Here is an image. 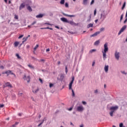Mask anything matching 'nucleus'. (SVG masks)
I'll use <instances>...</instances> for the list:
<instances>
[{"mask_svg": "<svg viewBox=\"0 0 127 127\" xmlns=\"http://www.w3.org/2000/svg\"><path fill=\"white\" fill-rule=\"evenodd\" d=\"M23 36V35H21L19 36V37H18V39H20V38H22Z\"/></svg>", "mask_w": 127, "mask_h": 127, "instance_id": "de8ad7c7", "label": "nucleus"}, {"mask_svg": "<svg viewBox=\"0 0 127 127\" xmlns=\"http://www.w3.org/2000/svg\"><path fill=\"white\" fill-rule=\"evenodd\" d=\"M45 24H47L48 25H52V24L49 23H46Z\"/></svg>", "mask_w": 127, "mask_h": 127, "instance_id": "5fc2aeb1", "label": "nucleus"}, {"mask_svg": "<svg viewBox=\"0 0 127 127\" xmlns=\"http://www.w3.org/2000/svg\"><path fill=\"white\" fill-rule=\"evenodd\" d=\"M123 18H124V14H123L120 18V21H122V20H123Z\"/></svg>", "mask_w": 127, "mask_h": 127, "instance_id": "473e14b6", "label": "nucleus"}, {"mask_svg": "<svg viewBox=\"0 0 127 127\" xmlns=\"http://www.w3.org/2000/svg\"><path fill=\"white\" fill-rule=\"evenodd\" d=\"M50 51V49L49 48L46 49V52H49Z\"/></svg>", "mask_w": 127, "mask_h": 127, "instance_id": "864d4df0", "label": "nucleus"}, {"mask_svg": "<svg viewBox=\"0 0 127 127\" xmlns=\"http://www.w3.org/2000/svg\"><path fill=\"white\" fill-rule=\"evenodd\" d=\"M61 20H62V21H63V22H66L67 23H68V20L65 17L61 18Z\"/></svg>", "mask_w": 127, "mask_h": 127, "instance_id": "9d476101", "label": "nucleus"}, {"mask_svg": "<svg viewBox=\"0 0 127 127\" xmlns=\"http://www.w3.org/2000/svg\"><path fill=\"white\" fill-rule=\"evenodd\" d=\"M18 116H19V117H21V113L18 114Z\"/></svg>", "mask_w": 127, "mask_h": 127, "instance_id": "e2e57ef3", "label": "nucleus"}, {"mask_svg": "<svg viewBox=\"0 0 127 127\" xmlns=\"http://www.w3.org/2000/svg\"><path fill=\"white\" fill-rule=\"evenodd\" d=\"M28 37H30V35H28L26 38H25V40L23 41V42H25V41H26V40H27V39H28Z\"/></svg>", "mask_w": 127, "mask_h": 127, "instance_id": "a878e982", "label": "nucleus"}, {"mask_svg": "<svg viewBox=\"0 0 127 127\" xmlns=\"http://www.w3.org/2000/svg\"><path fill=\"white\" fill-rule=\"evenodd\" d=\"M82 103L83 105H86V104H87V103L85 101H82Z\"/></svg>", "mask_w": 127, "mask_h": 127, "instance_id": "09e8293b", "label": "nucleus"}, {"mask_svg": "<svg viewBox=\"0 0 127 127\" xmlns=\"http://www.w3.org/2000/svg\"><path fill=\"white\" fill-rule=\"evenodd\" d=\"M104 70L106 73L109 71V65H105Z\"/></svg>", "mask_w": 127, "mask_h": 127, "instance_id": "ddd939ff", "label": "nucleus"}, {"mask_svg": "<svg viewBox=\"0 0 127 127\" xmlns=\"http://www.w3.org/2000/svg\"><path fill=\"white\" fill-rule=\"evenodd\" d=\"M107 17V14L105 12V11H103L101 12V15H100V19L103 21V20H105V18Z\"/></svg>", "mask_w": 127, "mask_h": 127, "instance_id": "20e7f679", "label": "nucleus"}, {"mask_svg": "<svg viewBox=\"0 0 127 127\" xmlns=\"http://www.w3.org/2000/svg\"><path fill=\"white\" fill-rule=\"evenodd\" d=\"M104 51L102 52L103 58L104 60H106V59H107V54L106 53H107V52H108L109 50V48H108V43H106L104 44Z\"/></svg>", "mask_w": 127, "mask_h": 127, "instance_id": "f257e3e1", "label": "nucleus"}, {"mask_svg": "<svg viewBox=\"0 0 127 127\" xmlns=\"http://www.w3.org/2000/svg\"><path fill=\"white\" fill-rule=\"evenodd\" d=\"M39 80L40 81V82L41 83V84H43V81L42 80V79L41 78H39Z\"/></svg>", "mask_w": 127, "mask_h": 127, "instance_id": "58836bf2", "label": "nucleus"}, {"mask_svg": "<svg viewBox=\"0 0 127 127\" xmlns=\"http://www.w3.org/2000/svg\"><path fill=\"white\" fill-rule=\"evenodd\" d=\"M65 7H69V4H68V3L66 2L65 3Z\"/></svg>", "mask_w": 127, "mask_h": 127, "instance_id": "c9c22d12", "label": "nucleus"}, {"mask_svg": "<svg viewBox=\"0 0 127 127\" xmlns=\"http://www.w3.org/2000/svg\"><path fill=\"white\" fill-rule=\"evenodd\" d=\"M87 2L88 0H83V4H87Z\"/></svg>", "mask_w": 127, "mask_h": 127, "instance_id": "2f4dec72", "label": "nucleus"}, {"mask_svg": "<svg viewBox=\"0 0 127 127\" xmlns=\"http://www.w3.org/2000/svg\"><path fill=\"white\" fill-rule=\"evenodd\" d=\"M95 51H96V50L93 49V50H92L90 51V52H95Z\"/></svg>", "mask_w": 127, "mask_h": 127, "instance_id": "13d9d810", "label": "nucleus"}, {"mask_svg": "<svg viewBox=\"0 0 127 127\" xmlns=\"http://www.w3.org/2000/svg\"><path fill=\"white\" fill-rule=\"evenodd\" d=\"M52 87H53V84L50 83V88H52Z\"/></svg>", "mask_w": 127, "mask_h": 127, "instance_id": "a18cd8bd", "label": "nucleus"}, {"mask_svg": "<svg viewBox=\"0 0 127 127\" xmlns=\"http://www.w3.org/2000/svg\"><path fill=\"white\" fill-rule=\"evenodd\" d=\"M4 107V105L3 104H0V108H3Z\"/></svg>", "mask_w": 127, "mask_h": 127, "instance_id": "79ce46f5", "label": "nucleus"}, {"mask_svg": "<svg viewBox=\"0 0 127 127\" xmlns=\"http://www.w3.org/2000/svg\"><path fill=\"white\" fill-rule=\"evenodd\" d=\"M4 68L3 65H0V69H3Z\"/></svg>", "mask_w": 127, "mask_h": 127, "instance_id": "3c124183", "label": "nucleus"}, {"mask_svg": "<svg viewBox=\"0 0 127 127\" xmlns=\"http://www.w3.org/2000/svg\"><path fill=\"white\" fill-rule=\"evenodd\" d=\"M18 124H19L18 122H16V123H15V125L16 126V125H18Z\"/></svg>", "mask_w": 127, "mask_h": 127, "instance_id": "0e129e2a", "label": "nucleus"}, {"mask_svg": "<svg viewBox=\"0 0 127 127\" xmlns=\"http://www.w3.org/2000/svg\"><path fill=\"white\" fill-rule=\"evenodd\" d=\"M16 56L18 58V59H21V58L20 57V56H19V55L18 54H16Z\"/></svg>", "mask_w": 127, "mask_h": 127, "instance_id": "c85d7f7f", "label": "nucleus"}, {"mask_svg": "<svg viewBox=\"0 0 127 127\" xmlns=\"http://www.w3.org/2000/svg\"><path fill=\"white\" fill-rule=\"evenodd\" d=\"M74 80H75V77L73 76L72 77L71 81L69 83V89L71 90L73 97H75V93H74V90H73V89H72V85H73V83H74Z\"/></svg>", "mask_w": 127, "mask_h": 127, "instance_id": "7ed1b4c3", "label": "nucleus"}, {"mask_svg": "<svg viewBox=\"0 0 127 127\" xmlns=\"http://www.w3.org/2000/svg\"><path fill=\"white\" fill-rule=\"evenodd\" d=\"M60 64H61V62L60 61H59L58 62V65H60Z\"/></svg>", "mask_w": 127, "mask_h": 127, "instance_id": "bf43d9fd", "label": "nucleus"}, {"mask_svg": "<svg viewBox=\"0 0 127 127\" xmlns=\"http://www.w3.org/2000/svg\"><path fill=\"white\" fill-rule=\"evenodd\" d=\"M115 58L117 60H119V59H120V53L118 52H116L115 54Z\"/></svg>", "mask_w": 127, "mask_h": 127, "instance_id": "6e6552de", "label": "nucleus"}, {"mask_svg": "<svg viewBox=\"0 0 127 127\" xmlns=\"http://www.w3.org/2000/svg\"><path fill=\"white\" fill-rule=\"evenodd\" d=\"M123 126H124V124L123 123H121L120 124V127H123Z\"/></svg>", "mask_w": 127, "mask_h": 127, "instance_id": "8fccbe9b", "label": "nucleus"}, {"mask_svg": "<svg viewBox=\"0 0 127 127\" xmlns=\"http://www.w3.org/2000/svg\"><path fill=\"white\" fill-rule=\"evenodd\" d=\"M77 112H80V113H82V112L84 111V107H83V106H78L77 107Z\"/></svg>", "mask_w": 127, "mask_h": 127, "instance_id": "39448f33", "label": "nucleus"}, {"mask_svg": "<svg viewBox=\"0 0 127 127\" xmlns=\"http://www.w3.org/2000/svg\"><path fill=\"white\" fill-rule=\"evenodd\" d=\"M24 80H26L27 81V83H29L30 82V76L29 75H28L26 76V75H24L23 77Z\"/></svg>", "mask_w": 127, "mask_h": 127, "instance_id": "423d86ee", "label": "nucleus"}, {"mask_svg": "<svg viewBox=\"0 0 127 127\" xmlns=\"http://www.w3.org/2000/svg\"><path fill=\"white\" fill-rule=\"evenodd\" d=\"M39 91V88H37L36 90H33L32 92L33 93H34V94H36V93H37V92Z\"/></svg>", "mask_w": 127, "mask_h": 127, "instance_id": "f3484780", "label": "nucleus"}, {"mask_svg": "<svg viewBox=\"0 0 127 127\" xmlns=\"http://www.w3.org/2000/svg\"><path fill=\"white\" fill-rule=\"evenodd\" d=\"M87 27L88 28H90V27H93V24H92V23L89 24L87 25Z\"/></svg>", "mask_w": 127, "mask_h": 127, "instance_id": "5701e85b", "label": "nucleus"}, {"mask_svg": "<svg viewBox=\"0 0 127 127\" xmlns=\"http://www.w3.org/2000/svg\"><path fill=\"white\" fill-rule=\"evenodd\" d=\"M28 66L31 69H34V66H33V65H32L31 64H28Z\"/></svg>", "mask_w": 127, "mask_h": 127, "instance_id": "b1692460", "label": "nucleus"}, {"mask_svg": "<svg viewBox=\"0 0 127 127\" xmlns=\"http://www.w3.org/2000/svg\"><path fill=\"white\" fill-rule=\"evenodd\" d=\"M63 14L64 16H67L68 17H75V15H68V14H65V13H63Z\"/></svg>", "mask_w": 127, "mask_h": 127, "instance_id": "1a4fd4ad", "label": "nucleus"}, {"mask_svg": "<svg viewBox=\"0 0 127 127\" xmlns=\"http://www.w3.org/2000/svg\"><path fill=\"white\" fill-rule=\"evenodd\" d=\"M14 19H18V16H17V15H14Z\"/></svg>", "mask_w": 127, "mask_h": 127, "instance_id": "f704fd0d", "label": "nucleus"}, {"mask_svg": "<svg viewBox=\"0 0 127 127\" xmlns=\"http://www.w3.org/2000/svg\"><path fill=\"white\" fill-rule=\"evenodd\" d=\"M38 47H39V45H36L35 47L34 48V51H35V50H37Z\"/></svg>", "mask_w": 127, "mask_h": 127, "instance_id": "7c9ffc66", "label": "nucleus"}, {"mask_svg": "<svg viewBox=\"0 0 127 127\" xmlns=\"http://www.w3.org/2000/svg\"><path fill=\"white\" fill-rule=\"evenodd\" d=\"M100 30L101 32L104 31V30H105V28H100Z\"/></svg>", "mask_w": 127, "mask_h": 127, "instance_id": "4c0bfd02", "label": "nucleus"}, {"mask_svg": "<svg viewBox=\"0 0 127 127\" xmlns=\"http://www.w3.org/2000/svg\"><path fill=\"white\" fill-rule=\"evenodd\" d=\"M65 2V0H61L60 1L61 4H64V3Z\"/></svg>", "mask_w": 127, "mask_h": 127, "instance_id": "c756f323", "label": "nucleus"}, {"mask_svg": "<svg viewBox=\"0 0 127 127\" xmlns=\"http://www.w3.org/2000/svg\"><path fill=\"white\" fill-rule=\"evenodd\" d=\"M27 8L30 11H32V9L31 8V7H30V6H28Z\"/></svg>", "mask_w": 127, "mask_h": 127, "instance_id": "bb28decb", "label": "nucleus"}, {"mask_svg": "<svg viewBox=\"0 0 127 127\" xmlns=\"http://www.w3.org/2000/svg\"><path fill=\"white\" fill-rule=\"evenodd\" d=\"M64 74H60V80L61 81H63V80L64 79Z\"/></svg>", "mask_w": 127, "mask_h": 127, "instance_id": "dca6fc26", "label": "nucleus"}, {"mask_svg": "<svg viewBox=\"0 0 127 127\" xmlns=\"http://www.w3.org/2000/svg\"><path fill=\"white\" fill-rule=\"evenodd\" d=\"M24 6H25L24 3H21L19 6V9H22V8H24Z\"/></svg>", "mask_w": 127, "mask_h": 127, "instance_id": "f8f14e48", "label": "nucleus"}, {"mask_svg": "<svg viewBox=\"0 0 127 127\" xmlns=\"http://www.w3.org/2000/svg\"><path fill=\"white\" fill-rule=\"evenodd\" d=\"M39 62H45V60L44 59H41L39 61Z\"/></svg>", "mask_w": 127, "mask_h": 127, "instance_id": "72a5a7b5", "label": "nucleus"}, {"mask_svg": "<svg viewBox=\"0 0 127 127\" xmlns=\"http://www.w3.org/2000/svg\"><path fill=\"white\" fill-rule=\"evenodd\" d=\"M94 2H95V0H92L90 4L92 5L93 4V3H94Z\"/></svg>", "mask_w": 127, "mask_h": 127, "instance_id": "37998d69", "label": "nucleus"}, {"mask_svg": "<svg viewBox=\"0 0 127 127\" xmlns=\"http://www.w3.org/2000/svg\"><path fill=\"white\" fill-rule=\"evenodd\" d=\"M11 75H14V77L15 78H16V75H15V74L12 72L11 73Z\"/></svg>", "mask_w": 127, "mask_h": 127, "instance_id": "49530a36", "label": "nucleus"}, {"mask_svg": "<svg viewBox=\"0 0 127 127\" xmlns=\"http://www.w3.org/2000/svg\"><path fill=\"white\" fill-rule=\"evenodd\" d=\"M92 66H95V62H93L92 63Z\"/></svg>", "mask_w": 127, "mask_h": 127, "instance_id": "680f3d73", "label": "nucleus"}, {"mask_svg": "<svg viewBox=\"0 0 127 127\" xmlns=\"http://www.w3.org/2000/svg\"><path fill=\"white\" fill-rule=\"evenodd\" d=\"M80 127H84V125L81 124V125L80 126Z\"/></svg>", "mask_w": 127, "mask_h": 127, "instance_id": "69168bd1", "label": "nucleus"}, {"mask_svg": "<svg viewBox=\"0 0 127 127\" xmlns=\"http://www.w3.org/2000/svg\"><path fill=\"white\" fill-rule=\"evenodd\" d=\"M41 29H50L51 30H53V28H49L48 27L46 28H41Z\"/></svg>", "mask_w": 127, "mask_h": 127, "instance_id": "412c9836", "label": "nucleus"}, {"mask_svg": "<svg viewBox=\"0 0 127 127\" xmlns=\"http://www.w3.org/2000/svg\"><path fill=\"white\" fill-rule=\"evenodd\" d=\"M98 34H100V32H96L94 34L91 35L90 37H94V36H97Z\"/></svg>", "mask_w": 127, "mask_h": 127, "instance_id": "9b49d317", "label": "nucleus"}, {"mask_svg": "<svg viewBox=\"0 0 127 127\" xmlns=\"http://www.w3.org/2000/svg\"><path fill=\"white\" fill-rule=\"evenodd\" d=\"M94 93H95V94H97V93H98V90H95V91H94Z\"/></svg>", "mask_w": 127, "mask_h": 127, "instance_id": "4d7b16f0", "label": "nucleus"}, {"mask_svg": "<svg viewBox=\"0 0 127 127\" xmlns=\"http://www.w3.org/2000/svg\"><path fill=\"white\" fill-rule=\"evenodd\" d=\"M44 121H45V118H44L42 122L38 125V127H40V126H41V125L44 123Z\"/></svg>", "mask_w": 127, "mask_h": 127, "instance_id": "393cba45", "label": "nucleus"}, {"mask_svg": "<svg viewBox=\"0 0 127 127\" xmlns=\"http://www.w3.org/2000/svg\"><path fill=\"white\" fill-rule=\"evenodd\" d=\"M95 23H97V22H98V19H96L95 20Z\"/></svg>", "mask_w": 127, "mask_h": 127, "instance_id": "338daca9", "label": "nucleus"}, {"mask_svg": "<svg viewBox=\"0 0 127 127\" xmlns=\"http://www.w3.org/2000/svg\"><path fill=\"white\" fill-rule=\"evenodd\" d=\"M119 109V106H112L110 107V111L111 112L109 113V115H110L111 117H113L114 116V113L117 111Z\"/></svg>", "mask_w": 127, "mask_h": 127, "instance_id": "f03ea898", "label": "nucleus"}, {"mask_svg": "<svg viewBox=\"0 0 127 127\" xmlns=\"http://www.w3.org/2000/svg\"><path fill=\"white\" fill-rule=\"evenodd\" d=\"M36 23V21H34L32 24H31V25H32H32H34V24H35Z\"/></svg>", "mask_w": 127, "mask_h": 127, "instance_id": "c03bdc74", "label": "nucleus"}, {"mask_svg": "<svg viewBox=\"0 0 127 127\" xmlns=\"http://www.w3.org/2000/svg\"><path fill=\"white\" fill-rule=\"evenodd\" d=\"M5 87H10V88H11V87H12L11 86V84H10V83H9V82H6L5 84Z\"/></svg>", "mask_w": 127, "mask_h": 127, "instance_id": "4468645a", "label": "nucleus"}, {"mask_svg": "<svg viewBox=\"0 0 127 127\" xmlns=\"http://www.w3.org/2000/svg\"><path fill=\"white\" fill-rule=\"evenodd\" d=\"M127 28V26L125 25L120 30V31H119V32L118 33V35H120V34H122V32H124V31H125V30H126Z\"/></svg>", "mask_w": 127, "mask_h": 127, "instance_id": "0eeeda50", "label": "nucleus"}, {"mask_svg": "<svg viewBox=\"0 0 127 127\" xmlns=\"http://www.w3.org/2000/svg\"><path fill=\"white\" fill-rule=\"evenodd\" d=\"M96 14H97V9H95L94 10V15H96Z\"/></svg>", "mask_w": 127, "mask_h": 127, "instance_id": "e433bc0d", "label": "nucleus"}, {"mask_svg": "<svg viewBox=\"0 0 127 127\" xmlns=\"http://www.w3.org/2000/svg\"><path fill=\"white\" fill-rule=\"evenodd\" d=\"M100 44V40H97L94 43V45H99Z\"/></svg>", "mask_w": 127, "mask_h": 127, "instance_id": "4be33fe9", "label": "nucleus"}, {"mask_svg": "<svg viewBox=\"0 0 127 127\" xmlns=\"http://www.w3.org/2000/svg\"><path fill=\"white\" fill-rule=\"evenodd\" d=\"M67 23H69V24H71V25H74V24H75V23H74L73 21H68Z\"/></svg>", "mask_w": 127, "mask_h": 127, "instance_id": "a211bd4d", "label": "nucleus"}, {"mask_svg": "<svg viewBox=\"0 0 127 127\" xmlns=\"http://www.w3.org/2000/svg\"><path fill=\"white\" fill-rule=\"evenodd\" d=\"M121 73H122V74H125V75H127V72L125 71H121Z\"/></svg>", "mask_w": 127, "mask_h": 127, "instance_id": "a19ab883", "label": "nucleus"}, {"mask_svg": "<svg viewBox=\"0 0 127 127\" xmlns=\"http://www.w3.org/2000/svg\"><path fill=\"white\" fill-rule=\"evenodd\" d=\"M73 110V107H70L69 109H68V111H72Z\"/></svg>", "mask_w": 127, "mask_h": 127, "instance_id": "603ef678", "label": "nucleus"}, {"mask_svg": "<svg viewBox=\"0 0 127 127\" xmlns=\"http://www.w3.org/2000/svg\"><path fill=\"white\" fill-rule=\"evenodd\" d=\"M55 28H57L58 29H59L60 28H59V27H58V26H55Z\"/></svg>", "mask_w": 127, "mask_h": 127, "instance_id": "052dcab7", "label": "nucleus"}, {"mask_svg": "<svg viewBox=\"0 0 127 127\" xmlns=\"http://www.w3.org/2000/svg\"><path fill=\"white\" fill-rule=\"evenodd\" d=\"M32 27V25L31 24L28 26V27H29V28H31Z\"/></svg>", "mask_w": 127, "mask_h": 127, "instance_id": "6e6d98bb", "label": "nucleus"}, {"mask_svg": "<svg viewBox=\"0 0 127 127\" xmlns=\"http://www.w3.org/2000/svg\"><path fill=\"white\" fill-rule=\"evenodd\" d=\"M125 7H126V2H124L123 5L122 7V10L125 8Z\"/></svg>", "mask_w": 127, "mask_h": 127, "instance_id": "cd10ccee", "label": "nucleus"}, {"mask_svg": "<svg viewBox=\"0 0 127 127\" xmlns=\"http://www.w3.org/2000/svg\"><path fill=\"white\" fill-rule=\"evenodd\" d=\"M36 17L37 18H41L43 17V14H40L39 15L36 16Z\"/></svg>", "mask_w": 127, "mask_h": 127, "instance_id": "2eb2a0df", "label": "nucleus"}, {"mask_svg": "<svg viewBox=\"0 0 127 127\" xmlns=\"http://www.w3.org/2000/svg\"><path fill=\"white\" fill-rule=\"evenodd\" d=\"M65 73L66 74L68 73V69H67V66H65Z\"/></svg>", "mask_w": 127, "mask_h": 127, "instance_id": "ea45409f", "label": "nucleus"}, {"mask_svg": "<svg viewBox=\"0 0 127 127\" xmlns=\"http://www.w3.org/2000/svg\"><path fill=\"white\" fill-rule=\"evenodd\" d=\"M18 44H19V42H15L14 43V47H17V46H18Z\"/></svg>", "mask_w": 127, "mask_h": 127, "instance_id": "6ab92c4d", "label": "nucleus"}, {"mask_svg": "<svg viewBox=\"0 0 127 127\" xmlns=\"http://www.w3.org/2000/svg\"><path fill=\"white\" fill-rule=\"evenodd\" d=\"M15 126H16L15 125H13L11 127H15Z\"/></svg>", "mask_w": 127, "mask_h": 127, "instance_id": "774afa93", "label": "nucleus"}, {"mask_svg": "<svg viewBox=\"0 0 127 127\" xmlns=\"http://www.w3.org/2000/svg\"><path fill=\"white\" fill-rule=\"evenodd\" d=\"M11 71L10 70H8L5 72V74H7V75H9V74H11Z\"/></svg>", "mask_w": 127, "mask_h": 127, "instance_id": "aec40b11", "label": "nucleus"}]
</instances>
